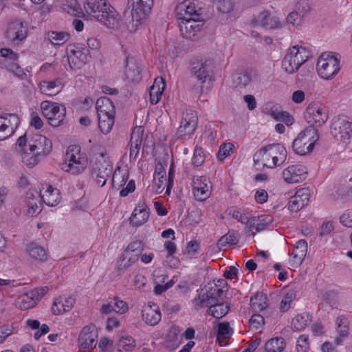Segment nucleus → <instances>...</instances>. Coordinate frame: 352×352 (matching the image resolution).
Segmentation results:
<instances>
[{
    "label": "nucleus",
    "instance_id": "nucleus-1",
    "mask_svg": "<svg viewBox=\"0 0 352 352\" xmlns=\"http://www.w3.org/2000/svg\"><path fill=\"white\" fill-rule=\"evenodd\" d=\"M85 9L107 28L114 29L118 27V14L107 0H87Z\"/></svg>",
    "mask_w": 352,
    "mask_h": 352
},
{
    "label": "nucleus",
    "instance_id": "nucleus-2",
    "mask_svg": "<svg viewBox=\"0 0 352 352\" xmlns=\"http://www.w3.org/2000/svg\"><path fill=\"white\" fill-rule=\"evenodd\" d=\"M87 164V159L80 153V147L76 145H71L67 148L65 162L61 165V168L65 172L76 175L85 169Z\"/></svg>",
    "mask_w": 352,
    "mask_h": 352
},
{
    "label": "nucleus",
    "instance_id": "nucleus-3",
    "mask_svg": "<svg viewBox=\"0 0 352 352\" xmlns=\"http://www.w3.org/2000/svg\"><path fill=\"white\" fill-rule=\"evenodd\" d=\"M268 152V156L272 159L273 165H266L263 164V166H267L269 168H274L282 165L287 158V150L286 148L280 145V144H271L265 146L261 148L257 151L253 156V160L255 165L258 164L261 158L267 154Z\"/></svg>",
    "mask_w": 352,
    "mask_h": 352
},
{
    "label": "nucleus",
    "instance_id": "nucleus-4",
    "mask_svg": "<svg viewBox=\"0 0 352 352\" xmlns=\"http://www.w3.org/2000/svg\"><path fill=\"white\" fill-rule=\"evenodd\" d=\"M41 108L52 126L58 127L63 124L66 115L65 105L45 100L41 102Z\"/></svg>",
    "mask_w": 352,
    "mask_h": 352
},
{
    "label": "nucleus",
    "instance_id": "nucleus-5",
    "mask_svg": "<svg viewBox=\"0 0 352 352\" xmlns=\"http://www.w3.org/2000/svg\"><path fill=\"white\" fill-rule=\"evenodd\" d=\"M89 50L83 45H69L67 47V61L71 69L81 68L89 60Z\"/></svg>",
    "mask_w": 352,
    "mask_h": 352
},
{
    "label": "nucleus",
    "instance_id": "nucleus-6",
    "mask_svg": "<svg viewBox=\"0 0 352 352\" xmlns=\"http://www.w3.org/2000/svg\"><path fill=\"white\" fill-rule=\"evenodd\" d=\"M340 60L336 56L330 54H322L318 58L316 68L321 78L331 79L340 70Z\"/></svg>",
    "mask_w": 352,
    "mask_h": 352
},
{
    "label": "nucleus",
    "instance_id": "nucleus-7",
    "mask_svg": "<svg viewBox=\"0 0 352 352\" xmlns=\"http://www.w3.org/2000/svg\"><path fill=\"white\" fill-rule=\"evenodd\" d=\"M331 133L339 141L346 142L352 134V122L344 116H338L333 119Z\"/></svg>",
    "mask_w": 352,
    "mask_h": 352
},
{
    "label": "nucleus",
    "instance_id": "nucleus-8",
    "mask_svg": "<svg viewBox=\"0 0 352 352\" xmlns=\"http://www.w3.org/2000/svg\"><path fill=\"white\" fill-rule=\"evenodd\" d=\"M113 166L109 161L101 154L92 165L91 175L96 183L102 187L112 173Z\"/></svg>",
    "mask_w": 352,
    "mask_h": 352
},
{
    "label": "nucleus",
    "instance_id": "nucleus-9",
    "mask_svg": "<svg viewBox=\"0 0 352 352\" xmlns=\"http://www.w3.org/2000/svg\"><path fill=\"white\" fill-rule=\"evenodd\" d=\"M98 331L96 326L89 324L82 328L78 337L79 347L83 352H91L97 344Z\"/></svg>",
    "mask_w": 352,
    "mask_h": 352
},
{
    "label": "nucleus",
    "instance_id": "nucleus-10",
    "mask_svg": "<svg viewBox=\"0 0 352 352\" xmlns=\"http://www.w3.org/2000/svg\"><path fill=\"white\" fill-rule=\"evenodd\" d=\"M191 74L204 83L212 79L213 64L211 60H196L191 63Z\"/></svg>",
    "mask_w": 352,
    "mask_h": 352
},
{
    "label": "nucleus",
    "instance_id": "nucleus-11",
    "mask_svg": "<svg viewBox=\"0 0 352 352\" xmlns=\"http://www.w3.org/2000/svg\"><path fill=\"white\" fill-rule=\"evenodd\" d=\"M329 111L323 105L314 104L309 106L307 109L306 118L311 126L316 129L322 126L328 120Z\"/></svg>",
    "mask_w": 352,
    "mask_h": 352
},
{
    "label": "nucleus",
    "instance_id": "nucleus-12",
    "mask_svg": "<svg viewBox=\"0 0 352 352\" xmlns=\"http://www.w3.org/2000/svg\"><path fill=\"white\" fill-rule=\"evenodd\" d=\"M212 185L205 176H195L192 179V193L198 201H205L211 194Z\"/></svg>",
    "mask_w": 352,
    "mask_h": 352
},
{
    "label": "nucleus",
    "instance_id": "nucleus-13",
    "mask_svg": "<svg viewBox=\"0 0 352 352\" xmlns=\"http://www.w3.org/2000/svg\"><path fill=\"white\" fill-rule=\"evenodd\" d=\"M252 25L254 27H261L265 30H271L279 29L283 27V23L279 18L276 16H271L268 10H264L258 13L252 20Z\"/></svg>",
    "mask_w": 352,
    "mask_h": 352
},
{
    "label": "nucleus",
    "instance_id": "nucleus-14",
    "mask_svg": "<svg viewBox=\"0 0 352 352\" xmlns=\"http://www.w3.org/2000/svg\"><path fill=\"white\" fill-rule=\"evenodd\" d=\"M128 4L132 8L133 20L140 23L150 13L153 0H128Z\"/></svg>",
    "mask_w": 352,
    "mask_h": 352
},
{
    "label": "nucleus",
    "instance_id": "nucleus-15",
    "mask_svg": "<svg viewBox=\"0 0 352 352\" xmlns=\"http://www.w3.org/2000/svg\"><path fill=\"white\" fill-rule=\"evenodd\" d=\"M28 28L24 23L15 20L9 23L6 36L9 41L14 44H19L27 37Z\"/></svg>",
    "mask_w": 352,
    "mask_h": 352
},
{
    "label": "nucleus",
    "instance_id": "nucleus-16",
    "mask_svg": "<svg viewBox=\"0 0 352 352\" xmlns=\"http://www.w3.org/2000/svg\"><path fill=\"white\" fill-rule=\"evenodd\" d=\"M8 116H0V141L4 140L11 136L19 124V118L14 113L6 114Z\"/></svg>",
    "mask_w": 352,
    "mask_h": 352
},
{
    "label": "nucleus",
    "instance_id": "nucleus-17",
    "mask_svg": "<svg viewBox=\"0 0 352 352\" xmlns=\"http://www.w3.org/2000/svg\"><path fill=\"white\" fill-rule=\"evenodd\" d=\"M203 25V20H200L199 18H192L182 20L179 24V29L184 38L193 39L197 33L201 31Z\"/></svg>",
    "mask_w": 352,
    "mask_h": 352
},
{
    "label": "nucleus",
    "instance_id": "nucleus-18",
    "mask_svg": "<svg viewBox=\"0 0 352 352\" xmlns=\"http://www.w3.org/2000/svg\"><path fill=\"white\" fill-rule=\"evenodd\" d=\"M198 123L197 113L193 111H187L183 114L181 124L177 129L179 136H186L192 134L196 129Z\"/></svg>",
    "mask_w": 352,
    "mask_h": 352
},
{
    "label": "nucleus",
    "instance_id": "nucleus-19",
    "mask_svg": "<svg viewBox=\"0 0 352 352\" xmlns=\"http://www.w3.org/2000/svg\"><path fill=\"white\" fill-rule=\"evenodd\" d=\"M306 168L302 165L296 164L288 166L283 171V177L287 183H298L306 177Z\"/></svg>",
    "mask_w": 352,
    "mask_h": 352
},
{
    "label": "nucleus",
    "instance_id": "nucleus-20",
    "mask_svg": "<svg viewBox=\"0 0 352 352\" xmlns=\"http://www.w3.org/2000/svg\"><path fill=\"white\" fill-rule=\"evenodd\" d=\"M310 198V192L307 188L299 189L292 196L288 203V208L291 212H296L308 204Z\"/></svg>",
    "mask_w": 352,
    "mask_h": 352
},
{
    "label": "nucleus",
    "instance_id": "nucleus-21",
    "mask_svg": "<svg viewBox=\"0 0 352 352\" xmlns=\"http://www.w3.org/2000/svg\"><path fill=\"white\" fill-rule=\"evenodd\" d=\"M175 12L179 21L199 18V14L195 3L190 0H185L179 3L175 8Z\"/></svg>",
    "mask_w": 352,
    "mask_h": 352
},
{
    "label": "nucleus",
    "instance_id": "nucleus-22",
    "mask_svg": "<svg viewBox=\"0 0 352 352\" xmlns=\"http://www.w3.org/2000/svg\"><path fill=\"white\" fill-rule=\"evenodd\" d=\"M142 318L149 325L157 324L162 318L159 307L155 303L148 302L142 311Z\"/></svg>",
    "mask_w": 352,
    "mask_h": 352
},
{
    "label": "nucleus",
    "instance_id": "nucleus-23",
    "mask_svg": "<svg viewBox=\"0 0 352 352\" xmlns=\"http://www.w3.org/2000/svg\"><path fill=\"white\" fill-rule=\"evenodd\" d=\"M125 74L132 82H139L142 79V68L140 63L133 57L126 58Z\"/></svg>",
    "mask_w": 352,
    "mask_h": 352
},
{
    "label": "nucleus",
    "instance_id": "nucleus-24",
    "mask_svg": "<svg viewBox=\"0 0 352 352\" xmlns=\"http://www.w3.org/2000/svg\"><path fill=\"white\" fill-rule=\"evenodd\" d=\"M149 217V208L145 203H139L130 217V223L134 226H140L145 223Z\"/></svg>",
    "mask_w": 352,
    "mask_h": 352
},
{
    "label": "nucleus",
    "instance_id": "nucleus-25",
    "mask_svg": "<svg viewBox=\"0 0 352 352\" xmlns=\"http://www.w3.org/2000/svg\"><path fill=\"white\" fill-rule=\"evenodd\" d=\"M307 252V243L305 240H299L296 242L290 260L291 265L299 267L304 261Z\"/></svg>",
    "mask_w": 352,
    "mask_h": 352
},
{
    "label": "nucleus",
    "instance_id": "nucleus-26",
    "mask_svg": "<svg viewBox=\"0 0 352 352\" xmlns=\"http://www.w3.org/2000/svg\"><path fill=\"white\" fill-rule=\"evenodd\" d=\"M64 85L60 78L54 80H43L39 83L41 91L48 96H55L61 91Z\"/></svg>",
    "mask_w": 352,
    "mask_h": 352
},
{
    "label": "nucleus",
    "instance_id": "nucleus-27",
    "mask_svg": "<svg viewBox=\"0 0 352 352\" xmlns=\"http://www.w3.org/2000/svg\"><path fill=\"white\" fill-rule=\"evenodd\" d=\"M39 197L49 206L58 205L61 199L59 190L52 186H49L43 192L41 191Z\"/></svg>",
    "mask_w": 352,
    "mask_h": 352
},
{
    "label": "nucleus",
    "instance_id": "nucleus-28",
    "mask_svg": "<svg viewBox=\"0 0 352 352\" xmlns=\"http://www.w3.org/2000/svg\"><path fill=\"white\" fill-rule=\"evenodd\" d=\"M204 289V294L207 300V305L219 302V298L222 295L223 291L221 287L212 283H208Z\"/></svg>",
    "mask_w": 352,
    "mask_h": 352
},
{
    "label": "nucleus",
    "instance_id": "nucleus-29",
    "mask_svg": "<svg viewBox=\"0 0 352 352\" xmlns=\"http://www.w3.org/2000/svg\"><path fill=\"white\" fill-rule=\"evenodd\" d=\"M290 54L294 57V63L298 69L309 58V52L307 49L302 46L294 45L289 48Z\"/></svg>",
    "mask_w": 352,
    "mask_h": 352
},
{
    "label": "nucleus",
    "instance_id": "nucleus-30",
    "mask_svg": "<svg viewBox=\"0 0 352 352\" xmlns=\"http://www.w3.org/2000/svg\"><path fill=\"white\" fill-rule=\"evenodd\" d=\"M97 113L115 114V107L113 102L107 96L100 97L96 101Z\"/></svg>",
    "mask_w": 352,
    "mask_h": 352
},
{
    "label": "nucleus",
    "instance_id": "nucleus-31",
    "mask_svg": "<svg viewBox=\"0 0 352 352\" xmlns=\"http://www.w3.org/2000/svg\"><path fill=\"white\" fill-rule=\"evenodd\" d=\"M296 138H300L302 142L306 144L313 143V146L316 141L319 139V133L317 129L313 126H309L301 131Z\"/></svg>",
    "mask_w": 352,
    "mask_h": 352
},
{
    "label": "nucleus",
    "instance_id": "nucleus-32",
    "mask_svg": "<svg viewBox=\"0 0 352 352\" xmlns=\"http://www.w3.org/2000/svg\"><path fill=\"white\" fill-rule=\"evenodd\" d=\"M250 306L254 311H261L268 306L267 297L263 292H257L250 299Z\"/></svg>",
    "mask_w": 352,
    "mask_h": 352
},
{
    "label": "nucleus",
    "instance_id": "nucleus-33",
    "mask_svg": "<svg viewBox=\"0 0 352 352\" xmlns=\"http://www.w3.org/2000/svg\"><path fill=\"white\" fill-rule=\"evenodd\" d=\"M98 127L100 131L104 134L109 133L114 124L115 114L109 115L102 113L98 114Z\"/></svg>",
    "mask_w": 352,
    "mask_h": 352
},
{
    "label": "nucleus",
    "instance_id": "nucleus-34",
    "mask_svg": "<svg viewBox=\"0 0 352 352\" xmlns=\"http://www.w3.org/2000/svg\"><path fill=\"white\" fill-rule=\"evenodd\" d=\"M230 309V306L223 302H216L209 305L207 311L208 314L212 316L215 318H221L225 316Z\"/></svg>",
    "mask_w": 352,
    "mask_h": 352
},
{
    "label": "nucleus",
    "instance_id": "nucleus-35",
    "mask_svg": "<svg viewBox=\"0 0 352 352\" xmlns=\"http://www.w3.org/2000/svg\"><path fill=\"white\" fill-rule=\"evenodd\" d=\"M273 217L270 214H263L258 217L257 220L255 219L254 226L252 227L251 234H254L256 232L262 231L267 228L273 222Z\"/></svg>",
    "mask_w": 352,
    "mask_h": 352
},
{
    "label": "nucleus",
    "instance_id": "nucleus-36",
    "mask_svg": "<svg viewBox=\"0 0 352 352\" xmlns=\"http://www.w3.org/2000/svg\"><path fill=\"white\" fill-rule=\"evenodd\" d=\"M47 38L54 45H61L70 38V34L67 32L51 31L47 34Z\"/></svg>",
    "mask_w": 352,
    "mask_h": 352
},
{
    "label": "nucleus",
    "instance_id": "nucleus-37",
    "mask_svg": "<svg viewBox=\"0 0 352 352\" xmlns=\"http://www.w3.org/2000/svg\"><path fill=\"white\" fill-rule=\"evenodd\" d=\"M27 252L30 256L38 260L39 261H45L47 260V254L46 250L41 246L38 245L36 243H30L26 248Z\"/></svg>",
    "mask_w": 352,
    "mask_h": 352
},
{
    "label": "nucleus",
    "instance_id": "nucleus-38",
    "mask_svg": "<svg viewBox=\"0 0 352 352\" xmlns=\"http://www.w3.org/2000/svg\"><path fill=\"white\" fill-rule=\"evenodd\" d=\"M252 81V75L248 72L236 74L232 76L233 85L235 88L245 87Z\"/></svg>",
    "mask_w": 352,
    "mask_h": 352
},
{
    "label": "nucleus",
    "instance_id": "nucleus-39",
    "mask_svg": "<svg viewBox=\"0 0 352 352\" xmlns=\"http://www.w3.org/2000/svg\"><path fill=\"white\" fill-rule=\"evenodd\" d=\"M285 347L283 338L276 337L268 340L265 344L266 352H282Z\"/></svg>",
    "mask_w": 352,
    "mask_h": 352
},
{
    "label": "nucleus",
    "instance_id": "nucleus-40",
    "mask_svg": "<svg viewBox=\"0 0 352 352\" xmlns=\"http://www.w3.org/2000/svg\"><path fill=\"white\" fill-rule=\"evenodd\" d=\"M129 172L125 170L122 173L120 170V168H118L114 171L112 178V186L114 188L119 189L123 186L129 179Z\"/></svg>",
    "mask_w": 352,
    "mask_h": 352
},
{
    "label": "nucleus",
    "instance_id": "nucleus-41",
    "mask_svg": "<svg viewBox=\"0 0 352 352\" xmlns=\"http://www.w3.org/2000/svg\"><path fill=\"white\" fill-rule=\"evenodd\" d=\"M35 142L37 146V154L43 153L44 155L48 154L52 149V142L45 136L36 135Z\"/></svg>",
    "mask_w": 352,
    "mask_h": 352
},
{
    "label": "nucleus",
    "instance_id": "nucleus-42",
    "mask_svg": "<svg viewBox=\"0 0 352 352\" xmlns=\"http://www.w3.org/2000/svg\"><path fill=\"white\" fill-rule=\"evenodd\" d=\"M37 302L35 298L32 296V293L25 294L19 296L17 299L18 307L22 310H27L34 307Z\"/></svg>",
    "mask_w": 352,
    "mask_h": 352
},
{
    "label": "nucleus",
    "instance_id": "nucleus-43",
    "mask_svg": "<svg viewBox=\"0 0 352 352\" xmlns=\"http://www.w3.org/2000/svg\"><path fill=\"white\" fill-rule=\"evenodd\" d=\"M75 299L72 297H59L54 300L55 307L57 306V305H58L60 304L61 307H63V309H62L60 311L56 308L54 311L56 314H63L65 312H67L73 307Z\"/></svg>",
    "mask_w": 352,
    "mask_h": 352
},
{
    "label": "nucleus",
    "instance_id": "nucleus-44",
    "mask_svg": "<svg viewBox=\"0 0 352 352\" xmlns=\"http://www.w3.org/2000/svg\"><path fill=\"white\" fill-rule=\"evenodd\" d=\"M238 241V234L234 230H229L227 234L219 239L217 245L219 249H221L226 245H235Z\"/></svg>",
    "mask_w": 352,
    "mask_h": 352
},
{
    "label": "nucleus",
    "instance_id": "nucleus-45",
    "mask_svg": "<svg viewBox=\"0 0 352 352\" xmlns=\"http://www.w3.org/2000/svg\"><path fill=\"white\" fill-rule=\"evenodd\" d=\"M310 321V316L307 313L297 315L292 321V327L296 331L304 329Z\"/></svg>",
    "mask_w": 352,
    "mask_h": 352
},
{
    "label": "nucleus",
    "instance_id": "nucleus-46",
    "mask_svg": "<svg viewBox=\"0 0 352 352\" xmlns=\"http://www.w3.org/2000/svg\"><path fill=\"white\" fill-rule=\"evenodd\" d=\"M292 148L296 154L303 155L313 150V143H309L307 145L300 138H296L293 142Z\"/></svg>",
    "mask_w": 352,
    "mask_h": 352
},
{
    "label": "nucleus",
    "instance_id": "nucleus-47",
    "mask_svg": "<svg viewBox=\"0 0 352 352\" xmlns=\"http://www.w3.org/2000/svg\"><path fill=\"white\" fill-rule=\"evenodd\" d=\"M135 346V341L131 336L122 337L118 343V351L120 352H131Z\"/></svg>",
    "mask_w": 352,
    "mask_h": 352
},
{
    "label": "nucleus",
    "instance_id": "nucleus-48",
    "mask_svg": "<svg viewBox=\"0 0 352 352\" xmlns=\"http://www.w3.org/2000/svg\"><path fill=\"white\" fill-rule=\"evenodd\" d=\"M293 59V56L288 51L282 60V68L289 74H294L298 70V67L294 65Z\"/></svg>",
    "mask_w": 352,
    "mask_h": 352
},
{
    "label": "nucleus",
    "instance_id": "nucleus-49",
    "mask_svg": "<svg viewBox=\"0 0 352 352\" xmlns=\"http://www.w3.org/2000/svg\"><path fill=\"white\" fill-rule=\"evenodd\" d=\"M233 218L236 219L237 221L241 222L244 224H248V227L247 230L245 231L248 235H250V232H252V227L254 226V218L248 219V217L243 215L240 211L234 210L232 214Z\"/></svg>",
    "mask_w": 352,
    "mask_h": 352
},
{
    "label": "nucleus",
    "instance_id": "nucleus-50",
    "mask_svg": "<svg viewBox=\"0 0 352 352\" xmlns=\"http://www.w3.org/2000/svg\"><path fill=\"white\" fill-rule=\"evenodd\" d=\"M127 253V251H125V253L122 255L118 261V270H126L132 266L134 263H135L138 261V255H134L129 257L127 261H125L126 256L125 254Z\"/></svg>",
    "mask_w": 352,
    "mask_h": 352
},
{
    "label": "nucleus",
    "instance_id": "nucleus-51",
    "mask_svg": "<svg viewBox=\"0 0 352 352\" xmlns=\"http://www.w3.org/2000/svg\"><path fill=\"white\" fill-rule=\"evenodd\" d=\"M233 333V329L230 327L229 322H225L218 324L217 338L225 339L230 338Z\"/></svg>",
    "mask_w": 352,
    "mask_h": 352
},
{
    "label": "nucleus",
    "instance_id": "nucleus-52",
    "mask_svg": "<svg viewBox=\"0 0 352 352\" xmlns=\"http://www.w3.org/2000/svg\"><path fill=\"white\" fill-rule=\"evenodd\" d=\"M134 139L133 135H131V147H130V159L131 160H135L138 155L140 148L142 144V139L138 135V137Z\"/></svg>",
    "mask_w": 352,
    "mask_h": 352
},
{
    "label": "nucleus",
    "instance_id": "nucleus-53",
    "mask_svg": "<svg viewBox=\"0 0 352 352\" xmlns=\"http://www.w3.org/2000/svg\"><path fill=\"white\" fill-rule=\"evenodd\" d=\"M64 9L69 14L78 16L82 14V10L76 0H69L68 4L65 5Z\"/></svg>",
    "mask_w": 352,
    "mask_h": 352
},
{
    "label": "nucleus",
    "instance_id": "nucleus-54",
    "mask_svg": "<svg viewBox=\"0 0 352 352\" xmlns=\"http://www.w3.org/2000/svg\"><path fill=\"white\" fill-rule=\"evenodd\" d=\"M336 322L339 335H340V336H346L349 333L347 319L343 316H340L337 318Z\"/></svg>",
    "mask_w": 352,
    "mask_h": 352
},
{
    "label": "nucleus",
    "instance_id": "nucleus-55",
    "mask_svg": "<svg viewBox=\"0 0 352 352\" xmlns=\"http://www.w3.org/2000/svg\"><path fill=\"white\" fill-rule=\"evenodd\" d=\"M205 161V155L203 149L201 147L196 146L194 151V154L192 159V164L195 166H199Z\"/></svg>",
    "mask_w": 352,
    "mask_h": 352
},
{
    "label": "nucleus",
    "instance_id": "nucleus-56",
    "mask_svg": "<svg viewBox=\"0 0 352 352\" xmlns=\"http://www.w3.org/2000/svg\"><path fill=\"white\" fill-rule=\"evenodd\" d=\"M149 94L151 103L155 104L159 102L162 95V90L160 89V86L153 85L150 89Z\"/></svg>",
    "mask_w": 352,
    "mask_h": 352
},
{
    "label": "nucleus",
    "instance_id": "nucleus-57",
    "mask_svg": "<svg viewBox=\"0 0 352 352\" xmlns=\"http://www.w3.org/2000/svg\"><path fill=\"white\" fill-rule=\"evenodd\" d=\"M296 349L298 352H307L309 350L308 337L305 335H301L298 337L296 342Z\"/></svg>",
    "mask_w": 352,
    "mask_h": 352
},
{
    "label": "nucleus",
    "instance_id": "nucleus-58",
    "mask_svg": "<svg viewBox=\"0 0 352 352\" xmlns=\"http://www.w3.org/2000/svg\"><path fill=\"white\" fill-rule=\"evenodd\" d=\"M272 115L276 120H280L285 122L287 125H291L293 123V118L289 115L288 112L282 111L275 113L273 112Z\"/></svg>",
    "mask_w": 352,
    "mask_h": 352
},
{
    "label": "nucleus",
    "instance_id": "nucleus-59",
    "mask_svg": "<svg viewBox=\"0 0 352 352\" xmlns=\"http://www.w3.org/2000/svg\"><path fill=\"white\" fill-rule=\"evenodd\" d=\"M286 21L293 26H298L302 23V16L297 12H292L287 15Z\"/></svg>",
    "mask_w": 352,
    "mask_h": 352
},
{
    "label": "nucleus",
    "instance_id": "nucleus-60",
    "mask_svg": "<svg viewBox=\"0 0 352 352\" xmlns=\"http://www.w3.org/2000/svg\"><path fill=\"white\" fill-rule=\"evenodd\" d=\"M234 146L232 144H223L219 148L218 152V158L220 160H224L227 156L230 155Z\"/></svg>",
    "mask_w": 352,
    "mask_h": 352
},
{
    "label": "nucleus",
    "instance_id": "nucleus-61",
    "mask_svg": "<svg viewBox=\"0 0 352 352\" xmlns=\"http://www.w3.org/2000/svg\"><path fill=\"white\" fill-rule=\"evenodd\" d=\"M198 292L199 294L197 298H195L192 301L194 307L196 310H199L202 308L204 303L207 305V300L204 294V289H201L200 291Z\"/></svg>",
    "mask_w": 352,
    "mask_h": 352
},
{
    "label": "nucleus",
    "instance_id": "nucleus-62",
    "mask_svg": "<svg viewBox=\"0 0 352 352\" xmlns=\"http://www.w3.org/2000/svg\"><path fill=\"white\" fill-rule=\"evenodd\" d=\"M250 324L252 327L258 329L264 324V318L260 314H254L250 318Z\"/></svg>",
    "mask_w": 352,
    "mask_h": 352
},
{
    "label": "nucleus",
    "instance_id": "nucleus-63",
    "mask_svg": "<svg viewBox=\"0 0 352 352\" xmlns=\"http://www.w3.org/2000/svg\"><path fill=\"white\" fill-rule=\"evenodd\" d=\"M340 223L348 228H352V211H345L340 217Z\"/></svg>",
    "mask_w": 352,
    "mask_h": 352
},
{
    "label": "nucleus",
    "instance_id": "nucleus-64",
    "mask_svg": "<svg viewBox=\"0 0 352 352\" xmlns=\"http://www.w3.org/2000/svg\"><path fill=\"white\" fill-rule=\"evenodd\" d=\"M48 287L44 286L35 288L30 291V292L32 293V296L35 298L36 301L38 302L48 292Z\"/></svg>",
    "mask_w": 352,
    "mask_h": 352
}]
</instances>
